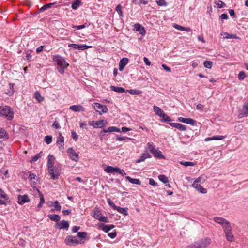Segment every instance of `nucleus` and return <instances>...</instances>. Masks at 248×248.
Segmentation results:
<instances>
[{"label": "nucleus", "instance_id": "nucleus-1", "mask_svg": "<svg viewBox=\"0 0 248 248\" xmlns=\"http://www.w3.org/2000/svg\"><path fill=\"white\" fill-rule=\"evenodd\" d=\"M0 116L11 121L14 118L13 109L9 106H0Z\"/></svg>", "mask_w": 248, "mask_h": 248}, {"label": "nucleus", "instance_id": "nucleus-2", "mask_svg": "<svg viewBox=\"0 0 248 248\" xmlns=\"http://www.w3.org/2000/svg\"><path fill=\"white\" fill-rule=\"evenodd\" d=\"M210 238H205L187 246L186 248H206L210 244Z\"/></svg>", "mask_w": 248, "mask_h": 248}, {"label": "nucleus", "instance_id": "nucleus-3", "mask_svg": "<svg viewBox=\"0 0 248 248\" xmlns=\"http://www.w3.org/2000/svg\"><path fill=\"white\" fill-rule=\"evenodd\" d=\"M53 61L56 62L59 67L67 68L69 64L66 62L65 59L59 55H54L53 56Z\"/></svg>", "mask_w": 248, "mask_h": 248}, {"label": "nucleus", "instance_id": "nucleus-4", "mask_svg": "<svg viewBox=\"0 0 248 248\" xmlns=\"http://www.w3.org/2000/svg\"><path fill=\"white\" fill-rule=\"evenodd\" d=\"M147 146L148 148L150 149V152L154 155V156L156 158H159V159H164L165 156L164 155L162 154V152L159 151L158 149H156L155 148V146H152V144L148 142L147 143Z\"/></svg>", "mask_w": 248, "mask_h": 248}, {"label": "nucleus", "instance_id": "nucleus-5", "mask_svg": "<svg viewBox=\"0 0 248 248\" xmlns=\"http://www.w3.org/2000/svg\"><path fill=\"white\" fill-rule=\"evenodd\" d=\"M48 173L51 175V178L53 180H57L61 174V169L58 166H55L52 169H49Z\"/></svg>", "mask_w": 248, "mask_h": 248}, {"label": "nucleus", "instance_id": "nucleus-6", "mask_svg": "<svg viewBox=\"0 0 248 248\" xmlns=\"http://www.w3.org/2000/svg\"><path fill=\"white\" fill-rule=\"evenodd\" d=\"M93 107L99 114L107 113L108 110V108L106 106L98 103H94L93 104Z\"/></svg>", "mask_w": 248, "mask_h": 248}, {"label": "nucleus", "instance_id": "nucleus-7", "mask_svg": "<svg viewBox=\"0 0 248 248\" xmlns=\"http://www.w3.org/2000/svg\"><path fill=\"white\" fill-rule=\"evenodd\" d=\"M64 241L65 243L68 246H75L80 243V242L76 239L75 236L72 235L67 236Z\"/></svg>", "mask_w": 248, "mask_h": 248}, {"label": "nucleus", "instance_id": "nucleus-8", "mask_svg": "<svg viewBox=\"0 0 248 248\" xmlns=\"http://www.w3.org/2000/svg\"><path fill=\"white\" fill-rule=\"evenodd\" d=\"M67 152L71 159L76 162L78 161L79 156L78 154L76 153L72 148H69Z\"/></svg>", "mask_w": 248, "mask_h": 248}, {"label": "nucleus", "instance_id": "nucleus-9", "mask_svg": "<svg viewBox=\"0 0 248 248\" xmlns=\"http://www.w3.org/2000/svg\"><path fill=\"white\" fill-rule=\"evenodd\" d=\"M30 202V199L27 194L24 195H19L17 197V203L20 205H23L26 202Z\"/></svg>", "mask_w": 248, "mask_h": 248}, {"label": "nucleus", "instance_id": "nucleus-10", "mask_svg": "<svg viewBox=\"0 0 248 248\" xmlns=\"http://www.w3.org/2000/svg\"><path fill=\"white\" fill-rule=\"evenodd\" d=\"M69 47H72L74 49H78L79 50H84L89 48L91 47V46H87L86 45H78L76 44H69L68 45Z\"/></svg>", "mask_w": 248, "mask_h": 248}, {"label": "nucleus", "instance_id": "nucleus-11", "mask_svg": "<svg viewBox=\"0 0 248 248\" xmlns=\"http://www.w3.org/2000/svg\"><path fill=\"white\" fill-rule=\"evenodd\" d=\"M178 121L182 123L190 124L191 125H195L196 124V121L192 118H185L183 117H179Z\"/></svg>", "mask_w": 248, "mask_h": 248}, {"label": "nucleus", "instance_id": "nucleus-12", "mask_svg": "<svg viewBox=\"0 0 248 248\" xmlns=\"http://www.w3.org/2000/svg\"><path fill=\"white\" fill-rule=\"evenodd\" d=\"M69 227V224L68 221L62 220L61 222H57L56 223L55 227H59V229H65L68 230Z\"/></svg>", "mask_w": 248, "mask_h": 248}, {"label": "nucleus", "instance_id": "nucleus-13", "mask_svg": "<svg viewBox=\"0 0 248 248\" xmlns=\"http://www.w3.org/2000/svg\"><path fill=\"white\" fill-rule=\"evenodd\" d=\"M134 30L139 32L140 34L144 35L146 34V31L144 28L142 26L140 23H136L134 25Z\"/></svg>", "mask_w": 248, "mask_h": 248}, {"label": "nucleus", "instance_id": "nucleus-14", "mask_svg": "<svg viewBox=\"0 0 248 248\" xmlns=\"http://www.w3.org/2000/svg\"><path fill=\"white\" fill-rule=\"evenodd\" d=\"M151 157V155L148 153L147 151H145L141 155L140 158L136 160V163H139L141 162L145 161L147 158H150Z\"/></svg>", "mask_w": 248, "mask_h": 248}, {"label": "nucleus", "instance_id": "nucleus-15", "mask_svg": "<svg viewBox=\"0 0 248 248\" xmlns=\"http://www.w3.org/2000/svg\"><path fill=\"white\" fill-rule=\"evenodd\" d=\"M169 124L174 128H177L181 131H185L186 129V126L185 125L179 123H169Z\"/></svg>", "mask_w": 248, "mask_h": 248}, {"label": "nucleus", "instance_id": "nucleus-16", "mask_svg": "<svg viewBox=\"0 0 248 248\" xmlns=\"http://www.w3.org/2000/svg\"><path fill=\"white\" fill-rule=\"evenodd\" d=\"M55 159V158L54 155H49L48 156V161H47V163L48 170H49V169L53 168V166L54 165Z\"/></svg>", "mask_w": 248, "mask_h": 248}, {"label": "nucleus", "instance_id": "nucleus-17", "mask_svg": "<svg viewBox=\"0 0 248 248\" xmlns=\"http://www.w3.org/2000/svg\"><path fill=\"white\" fill-rule=\"evenodd\" d=\"M128 62V59L127 58H123L120 61L119 63V69L120 71H122L124 70Z\"/></svg>", "mask_w": 248, "mask_h": 248}, {"label": "nucleus", "instance_id": "nucleus-18", "mask_svg": "<svg viewBox=\"0 0 248 248\" xmlns=\"http://www.w3.org/2000/svg\"><path fill=\"white\" fill-rule=\"evenodd\" d=\"M192 186L201 193L205 194L207 192L206 189L204 188L200 184H196V183H193Z\"/></svg>", "mask_w": 248, "mask_h": 248}, {"label": "nucleus", "instance_id": "nucleus-19", "mask_svg": "<svg viewBox=\"0 0 248 248\" xmlns=\"http://www.w3.org/2000/svg\"><path fill=\"white\" fill-rule=\"evenodd\" d=\"M69 109L75 112H83L85 110L81 105H72L70 107Z\"/></svg>", "mask_w": 248, "mask_h": 248}, {"label": "nucleus", "instance_id": "nucleus-20", "mask_svg": "<svg viewBox=\"0 0 248 248\" xmlns=\"http://www.w3.org/2000/svg\"><path fill=\"white\" fill-rule=\"evenodd\" d=\"M99 227L106 232H108L110 230L114 227V225L112 224L104 225L103 224H99Z\"/></svg>", "mask_w": 248, "mask_h": 248}, {"label": "nucleus", "instance_id": "nucleus-21", "mask_svg": "<svg viewBox=\"0 0 248 248\" xmlns=\"http://www.w3.org/2000/svg\"><path fill=\"white\" fill-rule=\"evenodd\" d=\"M119 169V167H113V166H108L105 169V171L107 173H114V172L118 173Z\"/></svg>", "mask_w": 248, "mask_h": 248}, {"label": "nucleus", "instance_id": "nucleus-22", "mask_svg": "<svg viewBox=\"0 0 248 248\" xmlns=\"http://www.w3.org/2000/svg\"><path fill=\"white\" fill-rule=\"evenodd\" d=\"M173 27L181 31H186L187 32H192V30L188 27H184L178 24H174Z\"/></svg>", "mask_w": 248, "mask_h": 248}, {"label": "nucleus", "instance_id": "nucleus-23", "mask_svg": "<svg viewBox=\"0 0 248 248\" xmlns=\"http://www.w3.org/2000/svg\"><path fill=\"white\" fill-rule=\"evenodd\" d=\"M48 217L52 221H55L56 223L59 222L60 220V217L57 214H49Z\"/></svg>", "mask_w": 248, "mask_h": 248}, {"label": "nucleus", "instance_id": "nucleus-24", "mask_svg": "<svg viewBox=\"0 0 248 248\" xmlns=\"http://www.w3.org/2000/svg\"><path fill=\"white\" fill-rule=\"evenodd\" d=\"M222 227L223 228L224 232L232 230V227L231 226V225L229 222L227 220H226V221L222 225Z\"/></svg>", "mask_w": 248, "mask_h": 248}, {"label": "nucleus", "instance_id": "nucleus-25", "mask_svg": "<svg viewBox=\"0 0 248 248\" xmlns=\"http://www.w3.org/2000/svg\"><path fill=\"white\" fill-rule=\"evenodd\" d=\"M82 2L79 0H74L72 3L71 7L73 9L76 10L82 5Z\"/></svg>", "mask_w": 248, "mask_h": 248}, {"label": "nucleus", "instance_id": "nucleus-26", "mask_svg": "<svg viewBox=\"0 0 248 248\" xmlns=\"http://www.w3.org/2000/svg\"><path fill=\"white\" fill-rule=\"evenodd\" d=\"M125 179L128 180L131 184H136L138 185H140L141 184V182L140 179H134L132 178L129 176H126Z\"/></svg>", "mask_w": 248, "mask_h": 248}, {"label": "nucleus", "instance_id": "nucleus-27", "mask_svg": "<svg viewBox=\"0 0 248 248\" xmlns=\"http://www.w3.org/2000/svg\"><path fill=\"white\" fill-rule=\"evenodd\" d=\"M224 138H225V137L223 136H220V135L214 136L212 137H208V138H206L205 139V141H210L212 140H222L223 139H224Z\"/></svg>", "mask_w": 248, "mask_h": 248}, {"label": "nucleus", "instance_id": "nucleus-28", "mask_svg": "<svg viewBox=\"0 0 248 248\" xmlns=\"http://www.w3.org/2000/svg\"><path fill=\"white\" fill-rule=\"evenodd\" d=\"M110 88L112 91L120 93H123L125 92L124 88L123 87L111 86Z\"/></svg>", "mask_w": 248, "mask_h": 248}, {"label": "nucleus", "instance_id": "nucleus-29", "mask_svg": "<svg viewBox=\"0 0 248 248\" xmlns=\"http://www.w3.org/2000/svg\"><path fill=\"white\" fill-rule=\"evenodd\" d=\"M55 4V3H49L46 4L44 5V6H43L41 8H40L39 9V13L43 12L45 11V10H47V9L51 8L53 5H54Z\"/></svg>", "mask_w": 248, "mask_h": 248}, {"label": "nucleus", "instance_id": "nucleus-30", "mask_svg": "<svg viewBox=\"0 0 248 248\" xmlns=\"http://www.w3.org/2000/svg\"><path fill=\"white\" fill-rule=\"evenodd\" d=\"M114 210H117L119 213L122 214L123 215L127 216L128 215L127 208H122L116 206V208H115Z\"/></svg>", "mask_w": 248, "mask_h": 248}, {"label": "nucleus", "instance_id": "nucleus-31", "mask_svg": "<svg viewBox=\"0 0 248 248\" xmlns=\"http://www.w3.org/2000/svg\"><path fill=\"white\" fill-rule=\"evenodd\" d=\"M242 116L240 118L247 117L248 115V104H245L242 108Z\"/></svg>", "mask_w": 248, "mask_h": 248}, {"label": "nucleus", "instance_id": "nucleus-32", "mask_svg": "<svg viewBox=\"0 0 248 248\" xmlns=\"http://www.w3.org/2000/svg\"><path fill=\"white\" fill-rule=\"evenodd\" d=\"M226 239L230 242L233 240L234 237L232 233V230L225 232Z\"/></svg>", "mask_w": 248, "mask_h": 248}, {"label": "nucleus", "instance_id": "nucleus-33", "mask_svg": "<svg viewBox=\"0 0 248 248\" xmlns=\"http://www.w3.org/2000/svg\"><path fill=\"white\" fill-rule=\"evenodd\" d=\"M14 84L10 83L9 84V89L5 93L9 96H12L13 95L14 93Z\"/></svg>", "mask_w": 248, "mask_h": 248}, {"label": "nucleus", "instance_id": "nucleus-34", "mask_svg": "<svg viewBox=\"0 0 248 248\" xmlns=\"http://www.w3.org/2000/svg\"><path fill=\"white\" fill-rule=\"evenodd\" d=\"M153 110L155 114L159 117H160L164 112V111L159 107L155 105L153 106Z\"/></svg>", "mask_w": 248, "mask_h": 248}, {"label": "nucleus", "instance_id": "nucleus-35", "mask_svg": "<svg viewBox=\"0 0 248 248\" xmlns=\"http://www.w3.org/2000/svg\"><path fill=\"white\" fill-rule=\"evenodd\" d=\"M102 216V213L100 212V211L99 210H98V209H96L93 212V217L94 218H95L98 220H99V219H100Z\"/></svg>", "mask_w": 248, "mask_h": 248}, {"label": "nucleus", "instance_id": "nucleus-36", "mask_svg": "<svg viewBox=\"0 0 248 248\" xmlns=\"http://www.w3.org/2000/svg\"><path fill=\"white\" fill-rule=\"evenodd\" d=\"M64 137L62 135L61 133H60L57 139V145H58L64 144Z\"/></svg>", "mask_w": 248, "mask_h": 248}, {"label": "nucleus", "instance_id": "nucleus-37", "mask_svg": "<svg viewBox=\"0 0 248 248\" xmlns=\"http://www.w3.org/2000/svg\"><path fill=\"white\" fill-rule=\"evenodd\" d=\"M34 98L38 101L39 103L42 102L44 100V98L38 92H35Z\"/></svg>", "mask_w": 248, "mask_h": 248}, {"label": "nucleus", "instance_id": "nucleus-38", "mask_svg": "<svg viewBox=\"0 0 248 248\" xmlns=\"http://www.w3.org/2000/svg\"><path fill=\"white\" fill-rule=\"evenodd\" d=\"M0 198H3L5 201L9 202H10L9 197L1 188H0Z\"/></svg>", "mask_w": 248, "mask_h": 248}, {"label": "nucleus", "instance_id": "nucleus-39", "mask_svg": "<svg viewBox=\"0 0 248 248\" xmlns=\"http://www.w3.org/2000/svg\"><path fill=\"white\" fill-rule=\"evenodd\" d=\"M213 220L217 223L220 224L221 225L226 221V219L225 218L218 217H214Z\"/></svg>", "mask_w": 248, "mask_h": 248}, {"label": "nucleus", "instance_id": "nucleus-40", "mask_svg": "<svg viewBox=\"0 0 248 248\" xmlns=\"http://www.w3.org/2000/svg\"><path fill=\"white\" fill-rule=\"evenodd\" d=\"M133 3H135L136 4H138L139 6H140L141 4L144 5H146L148 3V0H132Z\"/></svg>", "mask_w": 248, "mask_h": 248}, {"label": "nucleus", "instance_id": "nucleus-41", "mask_svg": "<svg viewBox=\"0 0 248 248\" xmlns=\"http://www.w3.org/2000/svg\"><path fill=\"white\" fill-rule=\"evenodd\" d=\"M160 117L162 118V121L164 122H170L172 121L171 119L164 112L163 113Z\"/></svg>", "mask_w": 248, "mask_h": 248}, {"label": "nucleus", "instance_id": "nucleus-42", "mask_svg": "<svg viewBox=\"0 0 248 248\" xmlns=\"http://www.w3.org/2000/svg\"><path fill=\"white\" fill-rule=\"evenodd\" d=\"M158 179L160 181H161L164 184H167L169 182L168 177H166L165 175H159L158 176Z\"/></svg>", "mask_w": 248, "mask_h": 248}, {"label": "nucleus", "instance_id": "nucleus-43", "mask_svg": "<svg viewBox=\"0 0 248 248\" xmlns=\"http://www.w3.org/2000/svg\"><path fill=\"white\" fill-rule=\"evenodd\" d=\"M0 138H8V134H7L6 131H5V130L2 128H1L0 127Z\"/></svg>", "mask_w": 248, "mask_h": 248}, {"label": "nucleus", "instance_id": "nucleus-44", "mask_svg": "<svg viewBox=\"0 0 248 248\" xmlns=\"http://www.w3.org/2000/svg\"><path fill=\"white\" fill-rule=\"evenodd\" d=\"M214 4H216L218 8H224L226 6V4L221 0L215 1Z\"/></svg>", "mask_w": 248, "mask_h": 248}, {"label": "nucleus", "instance_id": "nucleus-45", "mask_svg": "<svg viewBox=\"0 0 248 248\" xmlns=\"http://www.w3.org/2000/svg\"><path fill=\"white\" fill-rule=\"evenodd\" d=\"M128 92L131 95H135H135H139L142 93V92L141 91L137 90L136 89H131V90H128Z\"/></svg>", "mask_w": 248, "mask_h": 248}, {"label": "nucleus", "instance_id": "nucleus-46", "mask_svg": "<svg viewBox=\"0 0 248 248\" xmlns=\"http://www.w3.org/2000/svg\"><path fill=\"white\" fill-rule=\"evenodd\" d=\"M116 11L117 12L118 14H119L120 17H123V11L122 10V6L120 4H118L116 6Z\"/></svg>", "mask_w": 248, "mask_h": 248}, {"label": "nucleus", "instance_id": "nucleus-47", "mask_svg": "<svg viewBox=\"0 0 248 248\" xmlns=\"http://www.w3.org/2000/svg\"><path fill=\"white\" fill-rule=\"evenodd\" d=\"M104 120H98L95 122V124H96L95 127L96 128L99 127L102 128L104 126Z\"/></svg>", "mask_w": 248, "mask_h": 248}, {"label": "nucleus", "instance_id": "nucleus-48", "mask_svg": "<svg viewBox=\"0 0 248 248\" xmlns=\"http://www.w3.org/2000/svg\"><path fill=\"white\" fill-rule=\"evenodd\" d=\"M108 131H109V132H120L121 130L119 128L114 127V126H110L108 128Z\"/></svg>", "mask_w": 248, "mask_h": 248}, {"label": "nucleus", "instance_id": "nucleus-49", "mask_svg": "<svg viewBox=\"0 0 248 248\" xmlns=\"http://www.w3.org/2000/svg\"><path fill=\"white\" fill-rule=\"evenodd\" d=\"M30 181H32L33 183L35 184V181L37 180L36 176L34 173H31L29 176Z\"/></svg>", "mask_w": 248, "mask_h": 248}, {"label": "nucleus", "instance_id": "nucleus-50", "mask_svg": "<svg viewBox=\"0 0 248 248\" xmlns=\"http://www.w3.org/2000/svg\"><path fill=\"white\" fill-rule=\"evenodd\" d=\"M204 66L205 68L211 69L213 66V63L211 61H206L204 62Z\"/></svg>", "mask_w": 248, "mask_h": 248}, {"label": "nucleus", "instance_id": "nucleus-51", "mask_svg": "<svg viewBox=\"0 0 248 248\" xmlns=\"http://www.w3.org/2000/svg\"><path fill=\"white\" fill-rule=\"evenodd\" d=\"M52 204H53L55 210L60 211L61 210V206L58 201H55Z\"/></svg>", "mask_w": 248, "mask_h": 248}, {"label": "nucleus", "instance_id": "nucleus-52", "mask_svg": "<svg viewBox=\"0 0 248 248\" xmlns=\"http://www.w3.org/2000/svg\"><path fill=\"white\" fill-rule=\"evenodd\" d=\"M87 233L85 232H78V234H77L79 238H80L81 239L86 238V237L87 236Z\"/></svg>", "mask_w": 248, "mask_h": 248}, {"label": "nucleus", "instance_id": "nucleus-53", "mask_svg": "<svg viewBox=\"0 0 248 248\" xmlns=\"http://www.w3.org/2000/svg\"><path fill=\"white\" fill-rule=\"evenodd\" d=\"M246 77V74L243 71H240L238 75V78L240 80H243Z\"/></svg>", "mask_w": 248, "mask_h": 248}, {"label": "nucleus", "instance_id": "nucleus-54", "mask_svg": "<svg viewBox=\"0 0 248 248\" xmlns=\"http://www.w3.org/2000/svg\"><path fill=\"white\" fill-rule=\"evenodd\" d=\"M156 2L157 5L160 6H165L167 5L165 0H156Z\"/></svg>", "mask_w": 248, "mask_h": 248}, {"label": "nucleus", "instance_id": "nucleus-55", "mask_svg": "<svg viewBox=\"0 0 248 248\" xmlns=\"http://www.w3.org/2000/svg\"><path fill=\"white\" fill-rule=\"evenodd\" d=\"M180 164L181 165H183L184 166H194L195 164L192 162L186 161V162H180Z\"/></svg>", "mask_w": 248, "mask_h": 248}, {"label": "nucleus", "instance_id": "nucleus-56", "mask_svg": "<svg viewBox=\"0 0 248 248\" xmlns=\"http://www.w3.org/2000/svg\"><path fill=\"white\" fill-rule=\"evenodd\" d=\"M52 139L51 136H46L45 137L44 140L46 144H49L52 142Z\"/></svg>", "mask_w": 248, "mask_h": 248}, {"label": "nucleus", "instance_id": "nucleus-57", "mask_svg": "<svg viewBox=\"0 0 248 248\" xmlns=\"http://www.w3.org/2000/svg\"><path fill=\"white\" fill-rule=\"evenodd\" d=\"M41 157L40 153L35 155L31 160V163H33L37 161Z\"/></svg>", "mask_w": 248, "mask_h": 248}, {"label": "nucleus", "instance_id": "nucleus-58", "mask_svg": "<svg viewBox=\"0 0 248 248\" xmlns=\"http://www.w3.org/2000/svg\"><path fill=\"white\" fill-rule=\"evenodd\" d=\"M107 202L113 209L114 210L116 208L117 206L115 205L110 198L107 199Z\"/></svg>", "mask_w": 248, "mask_h": 248}, {"label": "nucleus", "instance_id": "nucleus-59", "mask_svg": "<svg viewBox=\"0 0 248 248\" xmlns=\"http://www.w3.org/2000/svg\"><path fill=\"white\" fill-rule=\"evenodd\" d=\"M125 139H130V138L127 137H120L118 135H117L116 137V140H117L122 141L125 140Z\"/></svg>", "mask_w": 248, "mask_h": 248}, {"label": "nucleus", "instance_id": "nucleus-60", "mask_svg": "<svg viewBox=\"0 0 248 248\" xmlns=\"http://www.w3.org/2000/svg\"><path fill=\"white\" fill-rule=\"evenodd\" d=\"M100 221L103 222L105 223H108L109 222V220L108 218L107 217H104L102 216L100 219H99Z\"/></svg>", "mask_w": 248, "mask_h": 248}, {"label": "nucleus", "instance_id": "nucleus-61", "mask_svg": "<svg viewBox=\"0 0 248 248\" xmlns=\"http://www.w3.org/2000/svg\"><path fill=\"white\" fill-rule=\"evenodd\" d=\"M202 180H203L204 181L205 179H204L202 176H200L194 181L193 183H196V184H199L198 183H200L202 181Z\"/></svg>", "mask_w": 248, "mask_h": 248}, {"label": "nucleus", "instance_id": "nucleus-62", "mask_svg": "<svg viewBox=\"0 0 248 248\" xmlns=\"http://www.w3.org/2000/svg\"><path fill=\"white\" fill-rule=\"evenodd\" d=\"M52 126L56 129H59L61 128L60 124L57 121H55L53 123V124H52Z\"/></svg>", "mask_w": 248, "mask_h": 248}, {"label": "nucleus", "instance_id": "nucleus-63", "mask_svg": "<svg viewBox=\"0 0 248 248\" xmlns=\"http://www.w3.org/2000/svg\"><path fill=\"white\" fill-rule=\"evenodd\" d=\"M72 137L75 140L77 141L78 139V135L75 131H72L71 132Z\"/></svg>", "mask_w": 248, "mask_h": 248}, {"label": "nucleus", "instance_id": "nucleus-64", "mask_svg": "<svg viewBox=\"0 0 248 248\" xmlns=\"http://www.w3.org/2000/svg\"><path fill=\"white\" fill-rule=\"evenodd\" d=\"M116 232L115 230L113 231L110 233H109L108 234V235L111 238H114L116 236Z\"/></svg>", "mask_w": 248, "mask_h": 248}]
</instances>
